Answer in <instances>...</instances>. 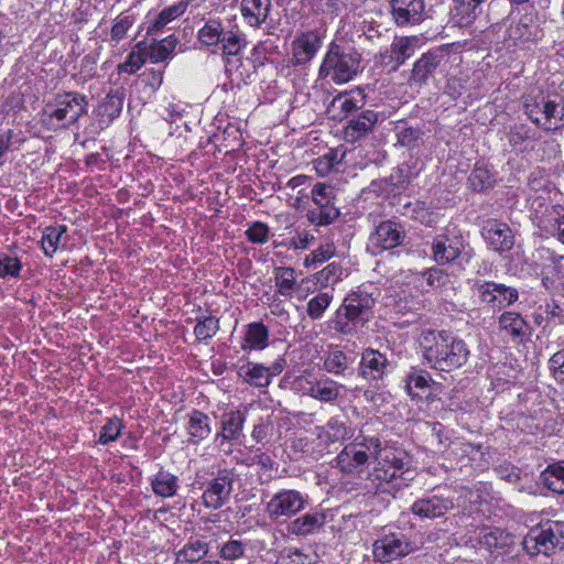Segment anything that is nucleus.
I'll use <instances>...</instances> for the list:
<instances>
[{"label": "nucleus", "instance_id": "f257e3e1", "mask_svg": "<svg viewBox=\"0 0 564 564\" xmlns=\"http://www.w3.org/2000/svg\"><path fill=\"white\" fill-rule=\"evenodd\" d=\"M420 346L426 362L440 371L449 372L463 367L470 355L469 348L463 339L445 330L422 332Z\"/></svg>", "mask_w": 564, "mask_h": 564}, {"label": "nucleus", "instance_id": "f03ea898", "mask_svg": "<svg viewBox=\"0 0 564 564\" xmlns=\"http://www.w3.org/2000/svg\"><path fill=\"white\" fill-rule=\"evenodd\" d=\"M87 97L77 91L57 94L42 109L41 123L50 131L69 129L87 113Z\"/></svg>", "mask_w": 564, "mask_h": 564}, {"label": "nucleus", "instance_id": "7ed1b4c3", "mask_svg": "<svg viewBox=\"0 0 564 564\" xmlns=\"http://www.w3.org/2000/svg\"><path fill=\"white\" fill-rule=\"evenodd\" d=\"M361 56L351 46L332 42L318 69L321 79H329L341 85L350 82L358 74Z\"/></svg>", "mask_w": 564, "mask_h": 564}, {"label": "nucleus", "instance_id": "20e7f679", "mask_svg": "<svg viewBox=\"0 0 564 564\" xmlns=\"http://www.w3.org/2000/svg\"><path fill=\"white\" fill-rule=\"evenodd\" d=\"M375 299L364 291L349 293L336 311L333 321L334 329L343 335H354L370 318Z\"/></svg>", "mask_w": 564, "mask_h": 564}, {"label": "nucleus", "instance_id": "39448f33", "mask_svg": "<svg viewBox=\"0 0 564 564\" xmlns=\"http://www.w3.org/2000/svg\"><path fill=\"white\" fill-rule=\"evenodd\" d=\"M377 466L369 474V479L376 484L378 490L383 484L395 482L398 487L408 486L415 477L414 469L410 468V459L405 453L394 449L380 451Z\"/></svg>", "mask_w": 564, "mask_h": 564}, {"label": "nucleus", "instance_id": "423d86ee", "mask_svg": "<svg viewBox=\"0 0 564 564\" xmlns=\"http://www.w3.org/2000/svg\"><path fill=\"white\" fill-rule=\"evenodd\" d=\"M377 466L369 474V479L376 484L378 490L383 484L395 482L398 487L408 486L415 477L414 469L410 468V459L405 453L394 449L380 451Z\"/></svg>", "mask_w": 564, "mask_h": 564}, {"label": "nucleus", "instance_id": "0eeeda50", "mask_svg": "<svg viewBox=\"0 0 564 564\" xmlns=\"http://www.w3.org/2000/svg\"><path fill=\"white\" fill-rule=\"evenodd\" d=\"M529 555H551L564 547V521H546L529 530L522 541Z\"/></svg>", "mask_w": 564, "mask_h": 564}, {"label": "nucleus", "instance_id": "6e6552de", "mask_svg": "<svg viewBox=\"0 0 564 564\" xmlns=\"http://www.w3.org/2000/svg\"><path fill=\"white\" fill-rule=\"evenodd\" d=\"M528 117L545 131L564 128V101L556 95H539L524 101Z\"/></svg>", "mask_w": 564, "mask_h": 564}, {"label": "nucleus", "instance_id": "1a4fd4ad", "mask_svg": "<svg viewBox=\"0 0 564 564\" xmlns=\"http://www.w3.org/2000/svg\"><path fill=\"white\" fill-rule=\"evenodd\" d=\"M466 240L457 226L448 225L442 234L434 237L432 241V258L440 265L452 263L462 254H470L465 251Z\"/></svg>", "mask_w": 564, "mask_h": 564}, {"label": "nucleus", "instance_id": "9d476101", "mask_svg": "<svg viewBox=\"0 0 564 564\" xmlns=\"http://www.w3.org/2000/svg\"><path fill=\"white\" fill-rule=\"evenodd\" d=\"M311 197L316 207L307 212L306 218L312 225L327 226L339 217L340 213L335 205V194L332 186L325 183H316L311 191Z\"/></svg>", "mask_w": 564, "mask_h": 564}, {"label": "nucleus", "instance_id": "9b49d317", "mask_svg": "<svg viewBox=\"0 0 564 564\" xmlns=\"http://www.w3.org/2000/svg\"><path fill=\"white\" fill-rule=\"evenodd\" d=\"M234 482L235 473L232 469L219 470L215 477L206 482L202 495L204 506L214 510L221 508L230 498Z\"/></svg>", "mask_w": 564, "mask_h": 564}, {"label": "nucleus", "instance_id": "f8f14e48", "mask_svg": "<svg viewBox=\"0 0 564 564\" xmlns=\"http://www.w3.org/2000/svg\"><path fill=\"white\" fill-rule=\"evenodd\" d=\"M306 499L302 492L294 489H283L274 494L265 506L269 518L276 520L290 518L304 509Z\"/></svg>", "mask_w": 564, "mask_h": 564}, {"label": "nucleus", "instance_id": "ddd939ff", "mask_svg": "<svg viewBox=\"0 0 564 564\" xmlns=\"http://www.w3.org/2000/svg\"><path fill=\"white\" fill-rule=\"evenodd\" d=\"M390 14L399 28L419 25L427 17L425 0H390Z\"/></svg>", "mask_w": 564, "mask_h": 564}, {"label": "nucleus", "instance_id": "4468645a", "mask_svg": "<svg viewBox=\"0 0 564 564\" xmlns=\"http://www.w3.org/2000/svg\"><path fill=\"white\" fill-rule=\"evenodd\" d=\"M413 550V543L401 533L384 535L372 545L373 557L382 563H389L405 556Z\"/></svg>", "mask_w": 564, "mask_h": 564}, {"label": "nucleus", "instance_id": "2eb2a0df", "mask_svg": "<svg viewBox=\"0 0 564 564\" xmlns=\"http://www.w3.org/2000/svg\"><path fill=\"white\" fill-rule=\"evenodd\" d=\"M453 509L454 501L452 497L434 491L416 499L410 508L411 512L422 520L442 518Z\"/></svg>", "mask_w": 564, "mask_h": 564}, {"label": "nucleus", "instance_id": "dca6fc26", "mask_svg": "<svg viewBox=\"0 0 564 564\" xmlns=\"http://www.w3.org/2000/svg\"><path fill=\"white\" fill-rule=\"evenodd\" d=\"M405 239V231L399 223L381 221L369 237L368 249L373 254L400 246Z\"/></svg>", "mask_w": 564, "mask_h": 564}, {"label": "nucleus", "instance_id": "f3484780", "mask_svg": "<svg viewBox=\"0 0 564 564\" xmlns=\"http://www.w3.org/2000/svg\"><path fill=\"white\" fill-rule=\"evenodd\" d=\"M419 43L420 37L415 35L395 36L390 48L380 54L381 64L391 66L394 70L398 69L406 59L414 55Z\"/></svg>", "mask_w": 564, "mask_h": 564}, {"label": "nucleus", "instance_id": "a211bd4d", "mask_svg": "<svg viewBox=\"0 0 564 564\" xmlns=\"http://www.w3.org/2000/svg\"><path fill=\"white\" fill-rule=\"evenodd\" d=\"M534 212V218L540 228L547 229V225L553 220L555 223V236L564 245V213L562 206L545 204L542 197H535L531 203Z\"/></svg>", "mask_w": 564, "mask_h": 564}, {"label": "nucleus", "instance_id": "6ab92c4d", "mask_svg": "<svg viewBox=\"0 0 564 564\" xmlns=\"http://www.w3.org/2000/svg\"><path fill=\"white\" fill-rule=\"evenodd\" d=\"M322 46V37L316 31L301 33L292 43L291 63L294 66L308 64Z\"/></svg>", "mask_w": 564, "mask_h": 564}, {"label": "nucleus", "instance_id": "aec40b11", "mask_svg": "<svg viewBox=\"0 0 564 564\" xmlns=\"http://www.w3.org/2000/svg\"><path fill=\"white\" fill-rule=\"evenodd\" d=\"M390 362L387 356L373 348H366L361 354L359 375L372 382L382 380L389 371Z\"/></svg>", "mask_w": 564, "mask_h": 564}, {"label": "nucleus", "instance_id": "412c9836", "mask_svg": "<svg viewBox=\"0 0 564 564\" xmlns=\"http://www.w3.org/2000/svg\"><path fill=\"white\" fill-rule=\"evenodd\" d=\"M481 236L489 247L497 252L509 251L514 245L513 235L509 226L496 219H489L484 224Z\"/></svg>", "mask_w": 564, "mask_h": 564}, {"label": "nucleus", "instance_id": "4be33fe9", "mask_svg": "<svg viewBox=\"0 0 564 564\" xmlns=\"http://www.w3.org/2000/svg\"><path fill=\"white\" fill-rule=\"evenodd\" d=\"M445 56L446 53L441 47L430 50L422 54L413 65L410 80L419 85L426 84L430 77L434 75Z\"/></svg>", "mask_w": 564, "mask_h": 564}, {"label": "nucleus", "instance_id": "5701e85b", "mask_svg": "<svg viewBox=\"0 0 564 564\" xmlns=\"http://www.w3.org/2000/svg\"><path fill=\"white\" fill-rule=\"evenodd\" d=\"M378 122V113L373 110H364L357 117L350 119L344 129V138L347 142L355 143L370 133Z\"/></svg>", "mask_w": 564, "mask_h": 564}, {"label": "nucleus", "instance_id": "b1692460", "mask_svg": "<svg viewBox=\"0 0 564 564\" xmlns=\"http://www.w3.org/2000/svg\"><path fill=\"white\" fill-rule=\"evenodd\" d=\"M246 413L239 410L225 412L221 415V431L215 435V441H237L242 436Z\"/></svg>", "mask_w": 564, "mask_h": 564}, {"label": "nucleus", "instance_id": "393cba45", "mask_svg": "<svg viewBox=\"0 0 564 564\" xmlns=\"http://www.w3.org/2000/svg\"><path fill=\"white\" fill-rule=\"evenodd\" d=\"M325 511L307 512L288 524V531L297 536H306L317 532L326 523Z\"/></svg>", "mask_w": 564, "mask_h": 564}, {"label": "nucleus", "instance_id": "a878e982", "mask_svg": "<svg viewBox=\"0 0 564 564\" xmlns=\"http://www.w3.org/2000/svg\"><path fill=\"white\" fill-rule=\"evenodd\" d=\"M487 0H456L451 11L452 20L459 26L470 25L481 13V4Z\"/></svg>", "mask_w": 564, "mask_h": 564}, {"label": "nucleus", "instance_id": "bb28decb", "mask_svg": "<svg viewBox=\"0 0 564 564\" xmlns=\"http://www.w3.org/2000/svg\"><path fill=\"white\" fill-rule=\"evenodd\" d=\"M369 455L366 451L357 449L355 445H347L336 458L337 467L346 474L356 471L368 462Z\"/></svg>", "mask_w": 564, "mask_h": 564}, {"label": "nucleus", "instance_id": "cd10ccee", "mask_svg": "<svg viewBox=\"0 0 564 564\" xmlns=\"http://www.w3.org/2000/svg\"><path fill=\"white\" fill-rule=\"evenodd\" d=\"M271 10V0H242L241 13L250 26H260Z\"/></svg>", "mask_w": 564, "mask_h": 564}, {"label": "nucleus", "instance_id": "c85d7f7f", "mask_svg": "<svg viewBox=\"0 0 564 564\" xmlns=\"http://www.w3.org/2000/svg\"><path fill=\"white\" fill-rule=\"evenodd\" d=\"M499 329L506 332L507 335L513 339L522 340L530 330L529 324L522 318L519 313L505 312L500 315Z\"/></svg>", "mask_w": 564, "mask_h": 564}, {"label": "nucleus", "instance_id": "c756f323", "mask_svg": "<svg viewBox=\"0 0 564 564\" xmlns=\"http://www.w3.org/2000/svg\"><path fill=\"white\" fill-rule=\"evenodd\" d=\"M246 328L241 344V348L243 350H262L268 346L269 329L263 323H250Z\"/></svg>", "mask_w": 564, "mask_h": 564}, {"label": "nucleus", "instance_id": "7c9ffc66", "mask_svg": "<svg viewBox=\"0 0 564 564\" xmlns=\"http://www.w3.org/2000/svg\"><path fill=\"white\" fill-rule=\"evenodd\" d=\"M317 438L327 444L343 442L352 436L351 430L338 419H330L326 425L316 427Z\"/></svg>", "mask_w": 564, "mask_h": 564}, {"label": "nucleus", "instance_id": "2f4dec72", "mask_svg": "<svg viewBox=\"0 0 564 564\" xmlns=\"http://www.w3.org/2000/svg\"><path fill=\"white\" fill-rule=\"evenodd\" d=\"M151 487L159 497H174L180 488L178 477L161 468L151 479Z\"/></svg>", "mask_w": 564, "mask_h": 564}, {"label": "nucleus", "instance_id": "473e14b6", "mask_svg": "<svg viewBox=\"0 0 564 564\" xmlns=\"http://www.w3.org/2000/svg\"><path fill=\"white\" fill-rule=\"evenodd\" d=\"M478 543L486 550H503L512 544V538L509 533L499 528L481 529L478 535Z\"/></svg>", "mask_w": 564, "mask_h": 564}, {"label": "nucleus", "instance_id": "72a5a7b5", "mask_svg": "<svg viewBox=\"0 0 564 564\" xmlns=\"http://www.w3.org/2000/svg\"><path fill=\"white\" fill-rule=\"evenodd\" d=\"M218 45H220L224 54L238 55L246 46V39L238 28L225 26L224 23H221V34Z\"/></svg>", "mask_w": 564, "mask_h": 564}, {"label": "nucleus", "instance_id": "f704fd0d", "mask_svg": "<svg viewBox=\"0 0 564 564\" xmlns=\"http://www.w3.org/2000/svg\"><path fill=\"white\" fill-rule=\"evenodd\" d=\"M188 417L186 429L189 435V441L193 444H198L200 441L207 438L212 432L209 417L207 414L197 410L193 411Z\"/></svg>", "mask_w": 564, "mask_h": 564}, {"label": "nucleus", "instance_id": "c9c22d12", "mask_svg": "<svg viewBox=\"0 0 564 564\" xmlns=\"http://www.w3.org/2000/svg\"><path fill=\"white\" fill-rule=\"evenodd\" d=\"M540 477L547 489L564 495V460L549 465Z\"/></svg>", "mask_w": 564, "mask_h": 564}, {"label": "nucleus", "instance_id": "e433bc0d", "mask_svg": "<svg viewBox=\"0 0 564 564\" xmlns=\"http://www.w3.org/2000/svg\"><path fill=\"white\" fill-rule=\"evenodd\" d=\"M239 375L246 382L259 388L268 387L271 382L270 369L259 364L248 362L240 367Z\"/></svg>", "mask_w": 564, "mask_h": 564}, {"label": "nucleus", "instance_id": "4c0bfd02", "mask_svg": "<svg viewBox=\"0 0 564 564\" xmlns=\"http://www.w3.org/2000/svg\"><path fill=\"white\" fill-rule=\"evenodd\" d=\"M340 388L337 382L325 378L312 383L306 393L316 400L333 402L338 398Z\"/></svg>", "mask_w": 564, "mask_h": 564}, {"label": "nucleus", "instance_id": "58836bf2", "mask_svg": "<svg viewBox=\"0 0 564 564\" xmlns=\"http://www.w3.org/2000/svg\"><path fill=\"white\" fill-rule=\"evenodd\" d=\"M148 58L147 43L141 41L133 46L126 61L118 65V72L134 74L144 65Z\"/></svg>", "mask_w": 564, "mask_h": 564}, {"label": "nucleus", "instance_id": "ea45409f", "mask_svg": "<svg viewBox=\"0 0 564 564\" xmlns=\"http://www.w3.org/2000/svg\"><path fill=\"white\" fill-rule=\"evenodd\" d=\"M274 282L276 291L284 297H292L296 286L295 271L291 267H278L274 269Z\"/></svg>", "mask_w": 564, "mask_h": 564}, {"label": "nucleus", "instance_id": "a19ab883", "mask_svg": "<svg viewBox=\"0 0 564 564\" xmlns=\"http://www.w3.org/2000/svg\"><path fill=\"white\" fill-rule=\"evenodd\" d=\"M209 551L208 543L191 539L177 553L176 561L185 563H196L207 555Z\"/></svg>", "mask_w": 564, "mask_h": 564}, {"label": "nucleus", "instance_id": "79ce46f5", "mask_svg": "<svg viewBox=\"0 0 564 564\" xmlns=\"http://www.w3.org/2000/svg\"><path fill=\"white\" fill-rule=\"evenodd\" d=\"M177 39L170 35L161 41L147 44V54L152 63H160L171 56L176 47Z\"/></svg>", "mask_w": 564, "mask_h": 564}, {"label": "nucleus", "instance_id": "37998d69", "mask_svg": "<svg viewBox=\"0 0 564 564\" xmlns=\"http://www.w3.org/2000/svg\"><path fill=\"white\" fill-rule=\"evenodd\" d=\"M496 183L495 175L484 164L477 163L468 177L469 186L476 192L491 188Z\"/></svg>", "mask_w": 564, "mask_h": 564}, {"label": "nucleus", "instance_id": "c03bdc74", "mask_svg": "<svg viewBox=\"0 0 564 564\" xmlns=\"http://www.w3.org/2000/svg\"><path fill=\"white\" fill-rule=\"evenodd\" d=\"M433 382L432 377L424 370L412 369L405 379V390L413 399L421 398L419 391L425 390Z\"/></svg>", "mask_w": 564, "mask_h": 564}, {"label": "nucleus", "instance_id": "a18cd8bd", "mask_svg": "<svg viewBox=\"0 0 564 564\" xmlns=\"http://www.w3.org/2000/svg\"><path fill=\"white\" fill-rule=\"evenodd\" d=\"M351 359L339 349L327 352L324 359V369L333 375H344L350 368Z\"/></svg>", "mask_w": 564, "mask_h": 564}, {"label": "nucleus", "instance_id": "49530a36", "mask_svg": "<svg viewBox=\"0 0 564 564\" xmlns=\"http://www.w3.org/2000/svg\"><path fill=\"white\" fill-rule=\"evenodd\" d=\"M187 1H180L169 8H165L160 12L155 20L151 23L148 29V33H152L161 30L169 22L173 21L177 17L182 15L187 9Z\"/></svg>", "mask_w": 564, "mask_h": 564}, {"label": "nucleus", "instance_id": "de8ad7c7", "mask_svg": "<svg viewBox=\"0 0 564 564\" xmlns=\"http://www.w3.org/2000/svg\"><path fill=\"white\" fill-rule=\"evenodd\" d=\"M65 225L48 226L44 229L42 236V248L46 256L53 257L56 252L63 235L66 232Z\"/></svg>", "mask_w": 564, "mask_h": 564}, {"label": "nucleus", "instance_id": "09e8293b", "mask_svg": "<svg viewBox=\"0 0 564 564\" xmlns=\"http://www.w3.org/2000/svg\"><path fill=\"white\" fill-rule=\"evenodd\" d=\"M219 319L213 315L196 318L194 334L197 340L203 341L214 337L219 330Z\"/></svg>", "mask_w": 564, "mask_h": 564}, {"label": "nucleus", "instance_id": "8fccbe9b", "mask_svg": "<svg viewBox=\"0 0 564 564\" xmlns=\"http://www.w3.org/2000/svg\"><path fill=\"white\" fill-rule=\"evenodd\" d=\"M221 23L219 19H208L198 31V41L205 46L218 45Z\"/></svg>", "mask_w": 564, "mask_h": 564}, {"label": "nucleus", "instance_id": "3c124183", "mask_svg": "<svg viewBox=\"0 0 564 564\" xmlns=\"http://www.w3.org/2000/svg\"><path fill=\"white\" fill-rule=\"evenodd\" d=\"M529 17H522L508 29L509 37L513 41H530L534 36L533 25Z\"/></svg>", "mask_w": 564, "mask_h": 564}, {"label": "nucleus", "instance_id": "603ef678", "mask_svg": "<svg viewBox=\"0 0 564 564\" xmlns=\"http://www.w3.org/2000/svg\"><path fill=\"white\" fill-rule=\"evenodd\" d=\"M411 178L412 172L410 166L401 164L392 171L386 182L389 183L392 192H400L409 185Z\"/></svg>", "mask_w": 564, "mask_h": 564}, {"label": "nucleus", "instance_id": "864d4df0", "mask_svg": "<svg viewBox=\"0 0 564 564\" xmlns=\"http://www.w3.org/2000/svg\"><path fill=\"white\" fill-rule=\"evenodd\" d=\"M122 429L123 423L119 417L113 416L108 419L106 424L101 427L98 443L101 445H107L111 442H115L119 437Z\"/></svg>", "mask_w": 564, "mask_h": 564}, {"label": "nucleus", "instance_id": "5fc2aeb1", "mask_svg": "<svg viewBox=\"0 0 564 564\" xmlns=\"http://www.w3.org/2000/svg\"><path fill=\"white\" fill-rule=\"evenodd\" d=\"M333 295L329 293H319L312 297L306 307L307 315L312 319H318L323 316L324 312L330 305Z\"/></svg>", "mask_w": 564, "mask_h": 564}, {"label": "nucleus", "instance_id": "6e6d98bb", "mask_svg": "<svg viewBox=\"0 0 564 564\" xmlns=\"http://www.w3.org/2000/svg\"><path fill=\"white\" fill-rule=\"evenodd\" d=\"M360 107L359 100L348 94H338L332 101V108L338 109V116L341 117H347L348 115L357 111Z\"/></svg>", "mask_w": 564, "mask_h": 564}, {"label": "nucleus", "instance_id": "4d7b16f0", "mask_svg": "<svg viewBox=\"0 0 564 564\" xmlns=\"http://www.w3.org/2000/svg\"><path fill=\"white\" fill-rule=\"evenodd\" d=\"M245 544L242 541L230 539L219 550V556L225 561H235L243 557Z\"/></svg>", "mask_w": 564, "mask_h": 564}, {"label": "nucleus", "instance_id": "13d9d810", "mask_svg": "<svg viewBox=\"0 0 564 564\" xmlns=\"http://www.w3.org/2000/svg\"><path fill=\"white\" fill-rule=\"evenodd\" d=\"M496 288V306L503 307L514 303L519 293L518 290L511 286H507L505 284L495 283Z\"/></svg>", "mask_w": 564, "mask_h": 564}, {"label": "nucleus", "instance_id": "bf43d9fd", "mask_svg": "<svg viewBox=\"0 0 564 564\" xmlns=\"http://www.w3.org/2000/svg\"><path fill=\"white\" fill-rule=\"evenodd\" d=\"M134 23V18L132 15H119L115 19L110 36L112 41L119 42L121 41L126 35L128 30L132 26Z\"/></svg>", "mask_w": 564, "mask_h": 564}, {"label": "nucleus", "instance_id": "052dcab7", "mask_svg": "<svg viewBox=\"0 0 564 564\" xmlns=\"http://www.w3.org/2000/svg\"><path fill=\"white\" fill-rule=\"evenodd\" d=\"M251 465H257L260 467L259 479L261 482H267L271 479V471L273 469L274 462L272 458L265 453H258L252 457Z\"/></svg>", "mask_w": 564, "mask_h": 564}, {"label": "nucleus", "instance_id": "680f3d73", "mask_svg": "<svg viewBox=\"0 0 564 564\" xmlns=\"http://www.w3.org/2000/svg\"><path fill=\"white\" fill-rule=\"evenodd\" d=\"M341 274L340 264L332 262L317 273V280L324 285H333L341 279Z\"/></svg>", "mask_w": 564, "mask_h": 564}, {"label": "nucleus", "instance_id": "e2e57ef3", "mask_svg": "<svg viewBox=\"0 0 564 564\" xmlns=\"http://www.w3.org/2000/svg\"><path fill=\"white\" fill-rule=\"evenodd\" d=\"M473 291L482 303L496 306L495 282H476L473 286Z\"/></svg>", "mask_w": 564, "mask_h": 564}, {"label": "nucleus", "instance_id": "0e129e2a", "mask_svg": "<svg viewBox=\"0 0 564 564\" xmlns=\"http://www.w3.org/2000/svg\"><path fill=\"white\" fill-rule=\"evenodd\" d=\"M248 240L252 243H265L269 238V227L264 223L254 221L246 231Z\"/></svg>", "mask_w": 564, "mask_h": 564}, {"label": "nucleus", "instance_id": "69168bd1", "mask_svg": "<svg viewBox=\"0 0 564 564\" xmlns=\"http://www.w3.org/2000/svg\"><path fill=\"white\" fill-rule=\"evenodd\" d=\"M22 265L18 258L3 256L0 258V276H19Z\"/></svg>", "mask_w": 564, "mask_h": 564}, {"label": "nucleus", "instance_id": "338daca9", "mask_svg": "<svg viewBox=\"0 0 564 564\" xmlns=\"http://www.w3.org/2000/svg\"><path fill=\"white\" fill-rule=\"evenodd\" d=\"M466 83L463 77L452 76L447 79L445 93L455 100L466 91Z\"/></svg>", "mask_w": 564, "mask_h": 564}, {"label": "nucleus", "instance_id": "774afa93", "mask_svg": "<svg viewBox=\"0 0 564 564\" xmlns=\"http://www.w3.org/2000/svg\"><path fill=\"white\" fill-rule=\"evenodd\" d=\"M280 564H311L308 556L297 549H288L281 553Z\"/></svg>", "mask_w": 564, "mask_h": 564}]
</instances>
